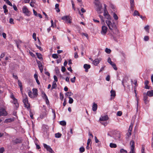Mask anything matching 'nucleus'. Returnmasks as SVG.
I'll list each match as a JSON object with an SVG mask.
<instances>
[{
    "instance_id": "1",
    "label": "nucleus",
    "mask_w": 153,
    "mask_h": 153,
    "mask_svg": "<svg viewBox=\"0 0 153 153\" xmlns=\"http://www.w3.org/2000/svg\"><path fill=\"white\" fill-rule=\"evenodd\" d=\"M94 4H95V8L96 11L99 14H100L102 13V4L100 2H94Z\"/></svg>"
},
{
    "instance_id": "2",
    "label": "nucleus",
    "mask_w": 153,
    "mask_h": 153,
    "mask_svg": "<svg viewBox=\"0 0 153 153\" xmlns=\"http://www.w3.org/2000/svg\"><path fill=\"white\" fill-rule=\"evenodd\" d=\"M106 22L110 30H112L116 28L115 24L114 23L111 22L110 20H106Z\"/></svg>"
},
{
    "instance_id": "3",
    "label": "nucleus",
    "mask_w": 153,
    "mask_h": 153,
    "mask_svg": "<svg viewBox=\"0 0 153 153\" xmlns=\"http://www.w3.org/2000/svg\"><path fill=\"white\" fill-rule=\"evenodd\" d=\"M23 102L24 104L25 107L27 108H30V105L28 103L27 96L25 94L23 96Z\"/></svg>"
},
{
    "instance_id": "4",
    "label": "nucleus",
    "mask_w": 153,
    "mask_h": 153,
    "mask_svg": "<svg viewBox=\"0 0 153 153\" xmlns=\"http://www.w3.org/2000/svg\"><path fill=\"white\" fill-rule=\"evenodd\" d=\"M62 19L63 20H64L67 23H71V16H63L62 18Z\"/></svg>"
},
{
    "instance_id": "5",
    "label": "nucleus",
    "mask_w": 153,
    "mask_h": 153,
    "mask_svg": "<svg viewBox=\"0 0 153 153\" xmlns=\"http://www.w3.org/2000/svg\"><path fill=\"white\" fill-rule=\"evenodd\" d=\"M22 11L24 14L27 16H30L31 13L28 10L27 8L25 6H24L22 8Z\"/></svg>"
},
{
    "instance_id": "6",
    "label": "nucleus",
    "mask_w": 153,
    "mask_h": 153,
    "mask_svg": "<svg viewBox=\"0 0 153 153\" xmlns=\"http://www.w3.org/2000/svg\"><path fill=\"white\" fill-rule=\"evenodd\" d=\"M7 115V113L6 110L3 108L0 109V117L1 116H6Z\"/></svg>"
},
{
    "instance_id": "7",
    "label": "nucleus",
    "mask_w": 153,
    "mask_h": 153,
    "mask_svg": "<svg viewBox=\"0 0 153 153\" xmlns=\"http://www.w3.org/2000/svg\"><path fill=\"white\" fill-rule=\"evenodd\" d=\"M43 146L44 148H45L49 152L51 153H54V152L50 146H48L45 143L43 144Z\"/></svg>"
},
{
    "instance_id": "8",
    "label": "nucleus",
    "mask_w": 153,
    "mask_h": 153,
    "mask_svg": "<svg viewBox=\"0 0 153 153\" xmlns=\"http://www.w3.org/2000/svg\"><path fill=\"white\" fill-rule=\"evenodd\" d=\"M107 28L105 26H103L102 27L101 33L105 35L107 32Z\"/></svg>"
},
{
    "instance_id": "9",
    "label": "nucleus",
    "mask_w": 153,
    "mask_h": 153,
    "mask_svg": "<svg viewBox=\"0 0 153 153\" xmlns=\"http://www.w3.org/2000/svg\"><path fill=\"white\" fill-rule=\"evenodd\" d=\"M37 63L38 64V67L40 71V72L41 73H42L43 71V68L42 63L40 61L37 60Z\"/></svg>"
},
{
    "instance_id": "10",
    "label": "nucleus",
    "mask_w": 153,
    "mask_h": 153,
    "mask_svg": "<svg viewBox=\"0 0 153 153\" xmlns=\"http://www.w3.org/2000/svg\"><path fill=\"white\" fill-rule=\"evenodd\" d=\"M130 150H135L134 143L133 140H131L130 143Z\"/></svg>"
},
{
    "instance_id": "11",
    "label": "nucleus",
    "mask_w": 153,
    "mask_h": 153,
    "mask_svg": "<svg viewBox=\"0 0 153 153\" xmlns=\"http://www.w3.org/2000/svg\"><path fill=\"white\" fill-rule=\"evenodd\" d=\"M100 58L97 59L93 61V64L95 65H97L101 60Z\"/></svg>"
},
{
    "instance_id": "12",
    "label": "nucleus",
    "mask_w": 153,
    "mask_h": 153,
    "mask_svg": "<svg viewBox=\"0 0 153 153\" xmlns=\"http://www.w3.org/2000/svg\"><path fill=\"white\" fill-rule=\"evenodd\" d=\"M83 67L85 69V72H88V69L90 68L91 66L90 65L85 64L84 65Z\"/></svg>"
},
{
    "instance_id": "13",
    "label": "nucleus",
    "mask_w": 153,
    "mask_h": 153,
    "mask_svg": "<svg viewBox=\"0 0 153 153\" xmlns=\"http://www.w3.org/2000/svg\"><path fill=\"white\" fill-rule=\"evenodd\" d=\"M108 119V116L107 115H105L101 117L100 118V120L102 121H106Z\"/></svg>"
},
{
    "instance_id": "14",
    "label": "nucleus",
    "mask_w": 153,
    "mask_h": 153,
    "mask_svg": "<svg viewBox=\"0 0 153 153\" xmlns=\"http://www.w3.org/2000/svg\"><path fill=\"white\" fill-rule=\"evenodd\" d=\"M146 95L149 97L153 96V90L148 91L146 93Z\"/></svg>"
},
{
    "instance_id": "15",
    "label": "nucleus",
    "mask_w": 153,
    "mask_h": 153,
    "mask_svg": "<svg viewBox=\"0 0 153 153\" xmlns=\"http://www.w3.org/2000/svg\"><path fill=\"white\" fill-rule=\"evenodd\" d=\"M13 103L15 105V107L17 108L19 107V104L17 102V100L15 98L13 100Z\"/></svg>"
},
{
    "instance_id": "16",
    "label": "nucleus",
    "mask_w": 153,
    "mask_h": 153,
    "mask_svg": "<svg viewBox=\"0 0 153 153\" xmlns=\"http://www.w3.org/2000/svg\"><path fill=\"white\" fill-rule=\"evenodd\" d=\"M97 105L95 103H94L92 106V110L93 111H96L97 110Z\"/></svg>"
},
{
    "instance_id": "17",
    "label": "nucleus",
    "mask_w": 153,
    "mask_h": 153,
    "mask_svg": "<svg viewBox=\"0 0 153 153\" xmlns=\"http://www.w3.org/2000/svg\"><path fill=\"white\" fill-rule=\"evenodd\" d=\"M14 121V120L13 118H8L6 119L4 122L5 123H8Z\"/></svg>"
},
{
    "instance_id": "18",
    "label": "nucleus",
    "mask_w": 153,
    "mask_h": 153,
    "mask_svg": "<svg viewBox=\"0 0 153 153\" xmlns=\"http://www.w3.org/2000/svg\"><path fill=\"white\" fill-rule=\"evenodd\" d=\"M33 95L34 96H37L38 95L37 89L36 88H33Z\"/></svg>"
},
{
    "instance_id": "19",
    "label": "nucleus",
    "mask_w": 153,
    "mask_h": 153,
    "mask_svg": "<svg viewBox=\"0 0 153 153\" xmlns=\"http://www.w3.org/2000/svg\"><path fill=\"white\" fill-rule=\"evenodd\" d=\"M147 95H146L144 96L143 98V100L145 103V104H147L148 103V101L147 100V99L148 97L147 96Z\"/></svg>"
},
{
    "instance_id": "20",
    "label": "nucleus",
    "mask_w": 153,
    "mask_h": 153,
    "mask_svg": "<svg viewBox=\"0 0 153 153\" xmlns=\"http://www.w3.org/2000/svg\"><path fill=\"white\" fill-rule=\"evenodd\" d=\"M57 86L56 82L55 81H53L51 87V89L52 90L53 89L57 87Z\"/></svg>"
},
{
    "instance_id": "21",
    "label": "nucleus",
    "mask_w": 153,
    "mask_h": 153,
    "mask_svg": "<svg viewBox=\"0 0 153 153\" xmlns=\"http://www.w3.org/2000/svg\"><path fill=\"white\" fill-rule=\"evenodd\" d=\"M18 85L20 87V91H22V84L21 82L19 80H18Z\"/></svg>"
},
{
    "instance_id": "22",
    "label": "nucleus",
    "mask_w": 153,
    "mask_h": 153,
    "mask_svg": "<svg viewBox=\"0 0 153 153\" xmlns=\"http://www.w3.org/2000/svg\"><path fill=\"white\" fill-rule=\"evenodd\" d=\"M110 92L111 93V97H115V96H116L115 91H114L112 90Z\"/></svg>"
},
{
    "instance_id": "23",
    "label": "nucleus",
    "mask_w": 153,
    "mask_h": 153,
    "mask_svg": "<svg viewBox=\"0 0 153 153\" xmlns=\"http://www.w3.org/2000/svg\"><path fill=\"white\" fill-rule=\"evenodd\" d=\"M59 4H56L55 5V9L56 10V11L57 12H59L60 11V10L59 8Z\"/></svg>"
},
{
    "instance_id": "24",
    "label": "nucleus",
    "mask_w": 153,
    "mask_h": 153,
    "mask_svg": "<svg viewBox=\"0 0 153 153\" xmlns=\"http://www.w3.org/2000/svg\"><path fill=\"white\" fill-rule=\"evenodd\" d=\"M110 146L111 148H115L117 147V146L116 144L111 143L110 144Z\"/></svg>"
},
{
    "instance_id": "25",
    "label": "nucleus",
    "mask_w": 153,
    "mask_h": 153,
    "mask_svg": "<svg viewBox=\"0 0 153 153\" xmlns=\"http://www.w3.org/2000/svg\"><path fill=\"white\" fill-rule=\"evenodd\" d=\"M42 97L45 99H47V100H48V97L44 92H42Z\"/></svg>"
},
{
    "instance_id": "26",
    "label": "nucleus",
    "mask_w": 153,
    "mask_h": 153,
    "mask_svg": "<svg viewBox=\"0 0 153 153\" xmlns=\"http://www.w3.org/2000/svg\"><path fill=\"white\" fill-rule=\"evenodd\" d=\"M103 15L105 17H107V16H108V17L109 16V14H108V12L107 10H104Z\"/></svg>"
},
{
    "instance_id": "27",
    "label": "nucleus",
    "mask_w": 153,
    "mask_h": 153,
    "mask_svg": "<svg viewBox=\"0 0 153 153\" xmlns=\"http://www.w3.org/2000/svg\"><path fill=\"white\" fill-rule=\"evenodd\" d=\"M145 150V146L144 145H143L142 146L141 149V153H145L144 152Z\"/></svg>"
},
{
    "instance_id": "28",
    "label": "nucleus",
    "mask_w": 153,
    "mask_h": 153,
    "mask_svg": "<svg viewBox=\"0 0 153 153\" xmlns=\"http://www.w3.org/2000/svg\"><path fill=\"white\" fill-rule=\"evenodd\" d=\"M139 15H140V14H139V12L137 10H135L134 12L133 15L134 16H139Z\"/></svg>"
},
{
    "instance_id": "29",
    "label": "nucleus",
    "mask_w": 153,
    "mask_h": 153,
    "mask_svg": "<svg viewBox=\"0 0 153 153\" xmlns=\"http://www.w3.org/2000/svg\"><path fill=\"white\" fill-rule=\"evenodd\" d=\"M36 55L37 56V57L40 59H42V55L40 53H36Z\"/></svg>"
},
{
    "instance_id": "30",
    "label": "nucleus",
    "mask_w": 153,
    "mask_h": 153,
    "mask_svg": "<svg viewBox=\"0 0 153 153\" xmlns=\"http://www.w3.org/2000/svg\"><path fill=\"white\" fill-rule=\"evenodd\" d=\"M107 62L111 65L114 63L113 62H112L111 59L110 57L108 58Z\"/></svg>"
},
{
    "instance_id": "31",
    "label": "nucleus",
    "mask_w": 153,
    "mask_h": 153,
    "mask_svg": "<svg viewBox=\"0 0 153 153\" xmlns=\"http://www.w3.org/2000/svg\"><path fill=\"white\" fill-rule=\"evenodd\" d=\"M60 124L62 126H65L66 125V123L65 121H62L60 122Z\"/></svg>"
},
{
    "instance_id": "32",
    "label": "nucleus",
    "mask_w": 153,
    "mask_h": 153,
    "mask_svg": "<svg viewBox=\"0 0 153 153\" xmlns=\"http://www.w3.org/2000/svg\"><path fill=\"white\" fill-rule=\"evenodd\" d=\"M73 95V93H72L71 92H68L65 94L66 95H67V96H69V97H70V96H71Z\"/></svg>"
},
{
    "instance_id": "33",
    "label": "nucleus",
    "mask_w": 153,
    "mask_h": 153,
    "mask_svg": "<svg viewBox=\"0 0 153 153\" xmlns=\"http://www.w3.org/2000/svg\"><path fill=\"white\" fill-rule=\"evenodd\" d=\"M144 29L148 33L149 32V26L148 25L144 27Z\"/></svg>"
},
{
    "instance_id": "34",
    "label": "nucleus",
    "mask_w": 153,
    "mask_h": 153,
    "mask_svg": "<svg viewBox=\"0 0 153 153\" xmlns=\"http://www.w3.org/2000/svg\"><path fill=\"white\" fill-rule=\"evenodd\" d=\"M5 2L10 6H12V4L9 0H4Z\"/></svg>"
},
{
    "instance_id": "35",
    "label": "nucleus",
    "mask_w": 153,
    "mask_h": 153,
    "mask_svg": "<svg viewBox=\"0 0 153 153\" xmlns=\"http://www.w3.org/2000/svg\"><path fill=\"white\" fill-rule=\"evenodd\" d=\"M68 98L69 99V101H68L69 103L70 104L72 103L74 101V100H73V99L70 97H69Z\"/></svg>"
},
{
    "instance_id": "36",
    "label": "nucleus",
    "mask_w": 153,
    "mask_h": 153,
    "mask_svg": "<svg viewBox=\"0 0 153 153\" xmlns=\"http://www.w3.org/2000/svg\"><path fill=\"white\" fill-rule=\"evenodd\" d=\"M61 134L59 133H56L55 134V137L56 138H59L61 137Z\"/></svg>"
},
{
    "instance_id": "37",
    "label": "nucleus",
    "mask_w": 153,
    "mask_h": 153,
    "mask_svg": "<svg viewBox=\"0 0 153 153\" xmlns=\"http://www.w3.org/2000/svg\"><path fill=\"white\" fill-rule=\"evenodd\" d=\"M105 52L107 53H110L111 52V50L110 49L106 48L105 49Z\"/></svg>"
},
{
    "instance_id": "38",
    "label": "nucleus",
    "mask_w": 153,
    "mask_h": 153,
    "mask_svg": "<svg viewBox=\"0 0 153 153\" xmlns=\"http://www.w3.org/2000/svg\"><path fill=\"white\" fill-rule=\"evenodd\" d=\"M113 17L115 20H117L118 19V16L115 13H113Z\"/></svg>"
},
{
    "instance_id": "39",
    "label": "nucleus",
    "mask_w": 153,
    "mask_h": 153,
    "mask_svg": "<svg viewBox=\"0 0 153 153\" xmlns=\"http://www.w3.org/2000/svg\"><path fill=\"white\" fill-rule=\"evenodd\" d=\"M130 6L131 7L134 6V0H130Z\"/></svg>"
},
{
    "instance_id": "40",
    "label": "nucleus",
    "mask_w": 153,
    "mask_h": 153,
    "mask_svg": "<svg viewBox=\"0 0 153 153\" xmlns=\"http://www.w3.org/2000/svg\"><path fill=\"white\" fill-rule=\"evenodd\" d=\"M53 58L54 59H57L58 58V56L56 54H53L52 55Z\"/></svg>"
},
{
    "instance_id": "41",
    "label": "nucleus",
    "mask_w": 153,
    "mask_h": 153,
    "mask_svg": "<svg viewBox=\"0 0 153 153\" xmlns=\"http://www.w3.org/2000/svg\"><path fill=\"white\" fill-rule=\"evenodd\" d=\"M121 153H127V152L126 150L123 149H121L120 150Z\"/></svg>"
},
{
    "instance_id": "42",
    "label": "nucleus",
    "mask_w": 153,
    "mask_h": 153,
    "mask_svg": "<svg viewBox=\"0 0 153 153\" xmlns=\"http://www.w3.org/2000/svg\"><path fill=\"white\" fill-rule=\"evenodd\" d=\"M28 94L29 97L31 98L33 97L32 95V93L31 91H29L28 92Z\"/></svg>"
},
{
    "instance_id": "43",
    "label": "nucleus",
    "mask_w": 153,
    "mask_h": 153,
    "mask_svg": "<svg viewBox=\"0 0 153 153\" xmlns=\"http://www.w3.org/2000/svg\"><path fill=\"white\" fill-rule=\"evenodd\" d=\"M117 136L116 137H115L114 136H113V137H114V138L115 139H119L120 137V134L119 133L117 134Z\"/></svg>"
},
{
    "instance_id": "44",
    "label": "nucleus",
    "mask_w": 153,
    "mask_h": 153,
    "mask_svg": "<svg viewBox=\"0 0 153 153\" xmlns=\"http://www.w3.org/2000/svg\"><path fill=\"white\" fill-rule=\"evenodd\" d=\"M79 151L81 152H83L85 151V149L83 147H81L79 148Z\"/></svg>"
},
{
    "instance_id": "45",
    "label": "nucleus",
    "mask_w": 153,
    "mask_h": 153,
    "mask_svg": "<svg viewBox=\"0 0 153 153\" xmlns=\"http://www.w3.org/2000/svg\"><path fill=\"white\" fill-rule=\"evenodd\" d=\"M132 127H133V125L131 124L130 126L129 129H128V132H130L131 133V131L132 130Z\"/></svg>"
},
{
    "instance_id": "46",
    "label": "nucleus",
    "mask_w": 153,
    "mask_h": 153,
    "mask_svg": "<svg viewBox=\"0 0 153 153\" xmlns=\"http://www.w3.org/2000/svg\"><path fill=\"white\" fill-rule=\"evenodd\" d=\"M144 40L145 41H148L149 40V37L148 36H145L144 38Z\"/></svg>"
},
{
    "instance_id": "47",
    "label": "nucleus",
    "mask_w": 153,
    "mask_h": 153,
    "mask_svg": "<svg viewBox=\"0 0 153 153\" xmlns=\"http://www.w3.org/2000/svg\"><path fill=\"white\" fill-rule=\"evenodd\" d=\"M111 66H112V67H113V68H114V69L115 70H117V67H116V65L115 64H114V63Z\"/></svg>"
},
{
    "instance_id": "48",
    "label": "nucleus",
    "mask_w": 153,
    "mask_h": 153,
    "mask_svg": "<svg viewBox=\"0 0 153 153\" xmlns=\"http://www.w3.org/2000/svg\"><path fill=\"white\" fill-rule=\"evenodd\" d=\"M9 22L11 24H14V23L13 22V19L12 18H10V19Z\"/></svg>"
},
{
    "instance_id": "49",
    "label": "nucleus",
    "mask_w": 153,
    "mask_h": 153,
    "mask_svg": "<svg viewBox=\"0 0 153 153\" xmlns=\"http://www.w3.org/2000/svg\"><path fill=\"white\" fill-rule=\"evenodd\" d=\"M76 79V77L74 76L73 78L71 79V81L72 83H74L75 82V80Z\"/></svg>"
},
{
    "instance_id": "50",
    "label": "nucleus",
    "mask_w": 153,
    "mask_h": 153,
    "mask_svg": "<svg viewBox=\"0 0 153 153\" xmlns=\"http://www.w3.org/2000/svg\"><path fill=\"white\" fill-rule=\"evenodd\" d=\"M100 18L101 19V21L102 22H104V20L103 19V17L101 15H100L99 16Z\"/></svg>"
},
{
    "instance_id": "51",
    "label": "nucleus",
    "mask_w": 153,
    "mask_h": 153,
    "mask_svg": "<svg viewBox=\"0 0 153 153\" xmlns=\"http://www.w3.org/2000/svg\"><path fill=\"white\" fill-rule=\"evenodd\" d=\"M122 115V112L121 111H118L117 112V115L119 116H120Z\"/></svg>"
},
{
    "instance_id": "52",
    "label": "nucleus",
    "mask_w": 153,
    "mask_h": 153,
    "mask_svg": "<svg viewBox=\"0 0 153 153\" xmlns=\"http://www.w3.org/2000/svg\"><path fill=\"white\" fill-rule=\"evenodd\" d=\"M22 142V141L18 139H16L15 140V143H19Z\"/></svg>"
},
{
    "instance_id": "53",
    "label": "nucleus",
    "mask_w": 153,
    "mask_h": 153,
    "mask_svg": "<svg viewBox=\"0 0 153 153\" xmlns=\"http://www.w3.org/2000/svg\"><path fill=\"white\" fill-rule=\"evenodd\" d=\"M60 99L61 100H62L64 98V95L61 93L60 94Z\"/></svg>"
},
{
    "instance_id": "54",
    "label": "nucleus",
    "mask_w": 153,
    "mask_h": 153,
    "mask_svg": "<svg viewBox=\"0 0 153 153\" xmlns=\"http://www.w3.org/2000/svg\"><path fill=\"white\" fill-rule=\"evenodd\" d=\"M53 78H54V81H55L56 82H57L58 81V79H57V76H55V75L54 76Z\"/></svg>"
},
{
    "instance_id": "55",
    "label": "nucleus",
    "mask_w": 153,
    "mask_h": 153,
    "mask_svg": "<svg viewBox=\"0 0 153 153\" xmlns=\"http://www.w3.org/2000/svg\"><path fill=\"white\" fill-rule=\"evenodd\" d=\"M72 5V7L73 9H74V10H75V8L74 7V2L72 1H71Z\"/></svg>"
},
{
    "instance_id": "56",
    "label": "nucleus",
    "mask_w": 153,
    "mask_h": 153,
    "mask_svg": "<svg viewBox=\"0 0 153 153\" xmlns=\"http://www.w3.org/2000/svg\"><path fill=\"white\" fill-rule=\"evenodd\" d=\"M74 58H77L78 57V56L77 54V52H75L74 53Z\"/></svg>"
},
{
    "instance_id": "57",
    "label": "nucleus",
    "mask_w": 153,
    "mask_h": 153,
    "mask_svg": "<svg viewBox=\"0 0 153 153\" xmlns=\"http://www.w3.org/2000/svg\"><path fill=\"white\" fill-rule=\"evenodd\" d=\"M36 45L37 48L39 49L41 51H42L43 50V49L41 47L38 46L36 44Z\"/></svg>"
},
{
    "instance_id": "58",
    "label": "nucleus",
    "mask_w": 153,
    "mask_h": 153,
    "mask_svg": "<svg viewBox=\"0 0 153 153\" xmlns=\"http://www.w3.org/2000/svg\"><path fill=\"white\" fill-rule=\"evenodd\" d=\"M61 70L62 72H64L66 70V69L64 66H62L61 68Z\"/></svg>"
},
{
    "instance_id": "59",
    "label": "nucleus",
    "mask_w": 153,
    "mask_h": 153,
    "mask_svg": "<svg viewBox=\"0 0 153 153\" xmlns=\"http://www.w3.org/2000/svg\"><path fill=\"white\" fill-rule=\"evenodd\" d=\"M30 116L31 118L32 119H33V115L32 112L31 111H30Z\"/></svg>"
},
{
    "instance_id": "60",
    "label": "nucleus",
    "mask_w": 153,
    "mask_h": 153,
    "mask_svg": "<svg viewBox=\"0 0 153 153\" xmlns=\"http://www.w3.org/2000/svg\"><path fill=\"white\" fill-rule=\"evenodd\" d=\"M131 135V133L129 132H128L126 134V135L127 136V138H128L129 137H130Z\"/></svg>"
},
{
    "instance_id": "61",
    "label": "nucleus",
    "mask_w": 153,
    "mask_h": 153,
    "mask_svg": "<svg viewBox=\"0 0 153 153\" xmlns=\"http://www.w3.org/2000/svg\"><path fill=\"white\" fill-rule=\"evenodd\" d=\"M4 151V149L2 147L0 149V153H3Z\"/></svg>"
},
{
    "instance_id": "62",
    "label": "nucleus",
    "mask_w": 153,
    "mask_h": 153,
    "mask_svg": "<svg viewBox=\"0 0 153 153\" xmlns=\"http://www.w3.org/2000/svg\"><path fill=\"white\" fill-rule=\"evenodd\" d=\"M81 34L85 36L87 39L88 38V35L87 33H81Z\"/></svg>"
},
{
    "instance_id": "63",
    "label": "nucleus",
    "mask_w": 153,
    "mask_h": 153,
    "mask_svg": "<svg viewBox=\"0 0 153 153\" xmlns=\"http://www.w3.org/2000/svg\"><path fill=\"white\" fill-rule=\"evenodd\" d=\"M91 140L90 138H88L87 142V145H89L90 143L91 142Z\"/></svg>"
},
{
    "instance_id": "64",
    "label": "nucleus",
    "mask_w": 153,
    "mask_h": 153,
    "mask_svg": "<svg viewBox=\"0 0 153 153\" xmlns=\"http://www.w3.org/2000/svg\"><path fill=\"white\" fill-rule=\"evenodd\" d=\"M110 79V76L109 75H108L107 76L106 78V80L107 81H109Z\"/></svg>"
}]
</instances>
